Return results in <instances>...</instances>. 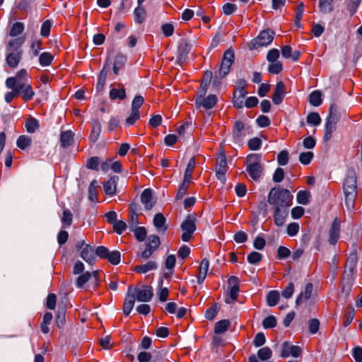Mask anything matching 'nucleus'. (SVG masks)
Wrapping results in <instances>:
<instances>
[{"instance_id":"dca6fc26","label":"nucleus","mask_w":362,"mask_h":362,"mask_svg":"<svg viewBox=\"0 0 362 362\" xmlns=\"http://www.w3.org/2000/svg\"><path fill=\"white\" fill-rule=\"evenodd\" d=\"M287 209L288 208H280L279 206L274 207V221L277 226H282L284 224L288 213Z\"/></svg>"},{"instance_id":"69168bd1","label":"nucleus","mask_w":362,"mask_h":362,"mask_svg":"<svg viewBox=\"0 0 362 362\" xmlns=\"http://www.w3.org/2000/svg\"><path fill=\"white\" fill-rule=\"evenodd\" d=\"M277 161L280 165H285L288 161V153L287 151H281L277 156Z\"/></svg>"},{"instance_id":"6ab92c4d","label":"nucleus","mask_w":362,"mask_h":362,"mask_svg":"<svg viewBox=\"0 0 362 362\" xmlns=\"http://www.w3.org/2000/svg\"><path fill=\"white\" fill-rule=\"evenodd\" d=\"M16 89L19 91V95L22 94V99L25 102L32 100L35 95V92L29 83L22 86L16 87Z\"/></svg>"},{"instance_id":"cd10ccee","label":"nucleus","mask_w":362,"mask_h":362,"mask_svg":"<svg viewBox=\"0 0 362 362\" xmlns=\"http://www.w3.org/2000/svg\"><path fill=\"white\" fill-rule=\"evenodd\" d=\"M313 290V284L311 283L307 284L305 288V292L300 293L298 296L296 300V304L300 305L303 303L305 300L309 299L311 297Z\"/></svg>"},{"instance_id":"37998d69","label":"nucleus","mask_w":362,"mask_h":362,"mask_svg":"<svg viewBox=\"0 0 362 362\" xmlns=\"http://www.w3.org/2000/svg\"><path fill=\"white\" fill-rule=\"evenodd\" d=\"M272 351L270 348L265 346L261 348L257 351V357L262 361H267L271 358Z\"/></svg>"},{"instance_id":"4468645a","label":"nucleus","mask_w":362,"mask_h":362,"mask_svg":"<svg viewBox=\"0 0 362 362\" xmlns=\"http://www.w3.org/2000/svg\"><path fill=\"white\" fill-rule=\"evenodd\" d=\"M340 235V221L335 218L329 231V243L335 245L339 240Z\"/></svg>"},{"instance_id":"f704fd0d","label":"nucleus","mask_w":362,"mask_h":362,"mask_svg":"<svg viewBox=\"0 0 362 362\" xmlns=\"http://www.w3.org/2000/svg\"><path fill=\"white\" fill-rule=\"evenodd\" d=\"M101 132V124L99 121L95 120L92 124V131L90 134V139L95 142L98 139Z\"/></svg>"},{"instance_id":"f03ea898","label":"nucleus","mask_w":362,"mask_h":362,"mask_svg":"<svg viewBox=\"0 0 362 362\" xmlns=\"http://www.w3.org/2000/svg\"><path fill=\"white\" fill-rule=\"evenodd\" d=\"M267 202L274 207L288 208L292 203V195L286 189L273 187L268 194Z\"/></svg>"},{"instance_id":"6e6d98bb","label":"nucleus","mask_w":362,"mask_h":362,"mask_svg":"<svg viewBox=\"0 0 362 362\" xmlns=\"http://www.w3.org/2000/svg\"><path fill=\"white\" fill-rule=\"evenodd\" d=\"M361 0H349L347 4V10L351 16H352L357 11Z\"/></svg>"},{"instance_id":"e433bc0d","label":"nucleus","mask_w":362,"mask_h":362,"mask_svg":"<svg viewBox=\"0 0 362 362\" xmlns=\"http://www.w3.org/2000/svg\"><path fill=\"white\" fill-rule=\"evenodd\" d=\"M334 0H320L319 1V7L320 11L325 13H331L333 8Z\"/></svg>"},{"instance_id":"49530a36","label":"nucleus","mask_w":362,"mask_h":362,"mask_svg":"<svg viewBox=\"0 0 362 362\" xmlns=\"http://www.w3.org/2000/svg\"><path fill=\"white\" fill-rule=\"evenodd\" d=\"M310 194L309 192L305 190H300L297 194V202L303 205H306L309 202Z\"/></svg>"},{"instance_id":"c756f323","label":"nucleus","mask_w":362,"mask_h":362,"mask_svg":"<svg viewBox=\"0 0 362 362\" xmlns=\"http://www.w3.org/2000/svg\"><path fill=\"white\" fill-rule=\"evenodd\" d=\"M24 42V39L22 37H18L15 39H11L9 40L6 51L7 52H16V51H22L21 45Z\"/></svg>"},{"instance_id":"473e14b6","label":"nucleus","mask_w":362,"mask_h":362,"mask_svg":"<svg viewBox=\"0 0 362 362\" xmlns=\"http://www.w3.org/2000/svg\"><path fill=\"white\" fill-rule=\"evenodd\" d=\"M165 223V218L164 216L160 213L156 214L153 218V224L158 231H165L167 229Z\"/></svg>"},{"instance_id":"c9c22d12","label":"nucleus","mask_w":362,"mask_h":362,"mask_svg":"<svg viewBox=\"0 0 362 362\" xmlns=\"http://www.w3.org/2000/svg\"><path fill=\"white\" fill-rule=\"evenodd\" d=\"M53 60L54 55L48 52H44L39 56V63L42 66L50 65Z\"/></svg>"},{"instance_id":"58836bf2","label":"nucleus","mask_w":362,"mask_h":362,"mask_svg":"<svg viewBox=\"0 0 362 362\" xmlns=\"http://www.w3.org/2000/svg\"><path fill=\"white\" fill-rule=\"evenodd\" d=\"M279 300V293L277 291H271L267 295V302L269 306H275Z\"/></svg>"},{"instance_id":"72a5a7b5","label":"nucleus","mask_w":362,"mask_h":362,"mask_svg":"<svg viewBox=\"0 0 362 362\" xmlns=\"http://www.w3.org/2000/svg\"><path fill=\"white\" fill-rule=\"evenodd\" d=\"M230 322L228 320H222L217 322L215 325L214 332L220 334L226 332L230 327Z\"/></svg>"},{"instance_id":"1a4fd4ad","label":"nucleus","mask_w":362,"mask_h":362,"mask_svg":"<svg viewBox=\"0 0 362 362\" xmlns=\"http://www.w3.org/2000/svg\"><path fill=\"white\" fill-rule=\"evenodd\" d=\"M28 81V74L25 69L18 71L15 76L9 77L6 81L7 88H15L25 85Z\"/></svg>"},{"instance_id":"4d7b16f0","label":"nucleus","mask_w":362,"mask_h":362,"mask_svg":"<svg viewBox=\"0 0 362 362\" xmlns=\"http://www.w3.org/2000/svg\"><path fill=\"white\" fill-rule=\"evenodd\" d=\"M52 25V24L51 21H49V20L45 21L41 26L40 35L42 37H48L50 33V30H51Z\"/></svg>"},{"instance_id":"5701e85b","label":"nucleus","mask_w":362,"mask_h":362,"mask_svg":"<svg viewBox=\"0 0 362 362\" xmlns=\"http://www.w3.org/2000/svg\"><path fill=\"white\" fill-rule=\"evenodd\" d=\"M209 262L206 258L203 259L199 267V274L197 276V281L202 284L205 279L209 269Z\"/></svg>"},{"instance_id":"680f3d73","label":"nucleus","mask_w":362,"mask_h":362,"mask_svg":"<svg viewBox=\"0 0 362 362\" xmlns=\"http://www.w3.org/2000/svg\"><path fill=\"white\" fill-rule=\"evenodd\" d=\"M100 163V159L97 156L91 157L89 158L86 163V167L90 170H98V165Z\"/></svg>"},{"instance_id":"864d4df0","label":"nucleus","mask_w":362,"mask_h":362,"mask_svg":"<svg viewBox=\"0 0 362 362\" xmlns=\"http://www.w3.org/2000/svg\"><path fill=\"white\" fill-rule=\"evenodd\" d=\"M339 118V115L338 112L337 106L335 104H332L329 107V115L327 119L338 122Z\"/></svg>"},{"instance_id":"0e129e2a","label":"nucleus","mask_w":362,"mask_h":362,"mask_svg":"<svg viewBox=\"0 0 362 362\" xmlns=\"http://www.w3.org/2000/svg\"><path fill=\"white\" fill-rule=\"evenodd\" d=\"M134 232L136 238L140 242L144 240L146 237V230L144 227H136Z\"/></svg>"},{"instance_id":"09e8293b","label":"nucleus","mask_w":362,"mask_h":362,"mask_svg":"<svg viewBox=\"0 0 362 362\" xmlns=\"http://www.w3.org/2000/svg\"><path fill=\"white\" fill-rule=\"evenodd\" d=\"M307 122L310 124L317 126L321 122V118L317 112L309 113L307 116Z\"/></svg>"},{"instance_id":"5fc2aeb1","label":"nucleus","mask_w":362,"mask_h":362,"mask_svg":"<svg viewBox=\"0 0 362 362\" xmlns=\"http://www.w3.org/2000/svg\"><path fill=\"white\" fill-rule=\"evenodd\" d=\"M313 153L310 151L303 152L300 154L299 160L303 165H308L313 158Z\"/></svg>"},{"instance_id":"c03bdc74","label":"nucleus","mask_w":362,"mask_h":362,"mask_svg":"<svg viewBox=\"0 0 362 362\" xmlns=\"http://www.w3.org/2000/svg\"><path fill=\"white\" fill-rule=\"evenodd\" d=\"M40 127L38 121L33 118L30 117L29 118L27 122H25V128L26 131L28 133H33L35 132L36 129H37Z\"/></svg>"},{"instance_id":"a18cd8bd","label":"nucleus","mask_w":362,"mask_h":362,"mask_svg":"<svg viewBox=\"0 0 362 362\" xmlns=\"http://www.w3.org/2000/svg\"><path fill=\"white\" fill-rule=\"evenodd\" d=\"M24 30V25L23 23L16 22L13 24L10 32L9 35L11 37H16L20 34H21Z\"/></svg>"},{"instance_id":"a878e982","label":"nucleus","mask_w":362,"mask_h":362,"mask_svg":"<svg viewBox=\"0 0 362 362\" xmlns=\"http://www.w3.org/2000/svg\"><path fill=\"white\" fill-rule=\"evenodd\" d=\"M141 202L144 204L146 209H152L153 204L152 202V191L150 189H146L141 195Z\"/></svg>"},{"instance_id":"bf43d9fd","label":"nucleus","mask_w":362,"mask_h":362,"mask_svg":"<svg viewBox=\"0 0 362 362\" xmlns=\"http://www.w3.org/2000/svg\"><path fill=\"white\" fill-rule=\"evenodd\" d=\"M114 231L118 234H122L127 228V223L122 221H116L113 224Z\"/></svg>"},{"instance_id":"3c124183","label":"nucleus","mask_w":362,"mask_h":362,"mask_svg":"<svg viewBox=\"0 0 362 362\" xmlns=\"http://www.w3.org/2000/svg\"><path fill=\"white\" fill-rule=\"evenodd\" d=\"M276 319L273 315L267 317L262 322V326L264 329H270L276 326Z\"/></svg>"},{"instance_id":"f8f14e48","label":"nucleus","mask_w":362,"mask_h":362,"mask_svg":"<svg viewBox=\"0 0 362 362\" xmlns=\"http://www.w3.org/2000/svg\"><path fill=\"white\" fill-rule=\"evenodd\" d=\"M217 103L216 95H209L206 98L202 95H197L195 100V105L197 108L203 107L205 110L213 108Z\"/></svg>"},{"instance_id":"f257e3e1","label":"nucleus","mask_w":362,"mask_h":362,"mask_svg":"<svg viewBox=\"0 0 362 362\" xmlns=\"http://www.w3.org/2000/svg\"><path fill=\"white\" fill-rule=\"evenodd\" d=\"M343 189L345 197V204L347 210L351 211L355 207L357 196L356 175L353 170L349 171L344 181Z\"/></svg>"},{"instance_id":"a19ab883","label":"nucleus","mask_w":362,"mask_h":362,"mask_svg":"<svg viewBox=\"0 0 362 362\" xmlns=\"http://www.w3.org/2000/svg\"><path fill=\"white\" fill-rule=\"evenodd\" d=\"M31 143L32 139L30 137L25 135H21L17 139L16 145L19 148L24 150L27 147L30 146Z\"/></svg>"},{"instance_id":"c85d7f7f","label":"nucleus","mask_w":362,"mask_h":362,"mask_svg":"<svg viewBox=\"0 0 362 362\" xmlns=\"http://www.w3.org/2000/svg\"><path fill=\"white\" fill-rule=\"evenodd\" d=\"M157 269V264L154 261H148L144 264L137 265L134 267V271L141 274H146L149 271Z\"/></svg>"},{"instance_id":"2eb2a0df","label":"nucleus","mask_w":362,"mask_h":362,"mask_svg":"<svg viewBox=\"0 0 362 362\" xmlns=\"http://www.w3.org/2000/svg\"><path fill=\"white\" fill-rule=\"evenodd\" d=\"M286 95V86L282 81H279L275 87L272 101L276 105H279L284 100Z\"/></svg>"},{"instance_id":"774afa93","label":"nucleus","mask_w":362,"mask_h":362,"mask_svg":"<svg viewBox=\"0 0 362 362\" xmlns=\"http://www.w3.org/2000/svg\"><path fill=\"white\" fill-rule=\"evenodd\" d=\"M352 356L354 357L356 362L362 361V348L360 346H356L352 349Z\"/></svg>"},{"instance_id":"4c0bfd02","label":"nucleus","mask_w":362,"mask_h":362,"mask_svg":"<svg viewBox=\"0 0 362 362\" xmlns=\"http://www.w3.org/2000/svg\"><path fill=\"white\" fill-rule=\"evenodd\" d=\"M354 317V309L351 305L346 308L344 314V325L347 327L351 324Z\"/></svg>"},{"instance_id":"f3484780","label":"nucleus","mask_w":362,"mask_h":362,"mask_svg":"<svg viewBox=\"0 0 362 362\" xmlns=\"http://www.w3.org/2000/svg\"><path fill=\"white\" fill-rule=\"evenodd\" d=\"M118 180L119 177L114 175L105 182L103 189L106 194L110 196L115 194Z\"/></svg>"},{"instance_id":"412c9836","label":"nucleus","mask_w":362,"mask_h":362,"mask_svg":"<svg viewBox=\"0 0 362 362\" xmlns=\"http://www.w3.org/2000/svg\"><path fill=\"white\" fill-rule=\"evenodd\" d=\"M135 299L134 294H132V293L128 290L123 305V312L125 315H129L130 314L134 308Z\"/></svg>"},{"instance_id":"4be33fe9","label":"nucleus","mask_w":362,"mask_h":362,"mask_svg":"<svg viewBox=\"0 0 362 362\" xmlns=\"http://www.w3.org/2000/svg\"><path fill=\"white\" fill-rule=\"evenodd\" d=\"M247 94L246 90L236 89L233 93V105L237 108H242L243 107V99Z\"/></svg>"},{"instance_id":"a211bd4d","label":"nucleus","mask_w":362,"mask_h":362,"mask_svg":"<svg viewBox=\"0 0 362 362\" xmlns=\"http://www.w3.org/2000/svg\"><path fill=\"white\" fill-rule=\"evenodd\" d=\"M81 257L89 264L95 263V252L93 247L90 245H86L81 251Z\"/></svg>"},{"instance_id":"b1692460","label":"nucleus","mask_w":362,"mask_h":362,"mask_svg":"<svg viewBox=\"0 0 362 362\" xmlns=\"http://www.w3.org/2000/svg\"><path fill=\"white\" fill-rule=\"evenodd\" d=\"M337 123V121H334V120L326 119L325 135H324L325 141H327L332 138V133L336 129Z\"/></svg>"},{"instance_id":"39448f33","label":"nucleus","mask_w":362,"mask_h":362,"mask_svg":"<svg viewBox=\"0 0 362 362\" xmlns=\"http://www.w3.org/2000/svg\"><path fill=\"white\" fill-rule=\"evenodd\" d=\"M128 290L141 302H148L153 296L152 287L146 285H142L140 288L129 286Z\"/></svg>"},{"instance_id":"ddd939ff","label":"nucleus","mask_w":362,"mask_h":362,"mask_svg":"<svg viewBox=\"0 0 362 362\" xmlns=\"http://www.w3.org/2000/svg\"><path fill=\"white\" fill-rule=\"evenodd\" d=\"M192 48V45L186 39H182L178 44L177 47V59L180 63L184 62Z\"/></svg>"},{"instance_id":"13d9d810","label":"nucleus","mask_w":362,"mask_h":362,"mask_svg":"<svg viewBox=\"0 0 362 362\" xmlns=\"http://www.w3.org/2000/svg\"><path fill=\"white\" fill-rule=\"evenodd\" d=\"M140 117V111L132 109L130 115L126 119V123L128 125H133Z\"/></svg>"},{"instance_id":"393cba45","label":"nucleus","mask_w":362,"mask_h":362,"mask_svg":"<svg viewBox=\"0 0 362 362\" xmlns=\"http://www.w3.org/2000/svg\"><path fill=\"white\" fill-rule=\"evenodd\" d=\"M74 134L70 130L63 131L60 134V144L63 148L69 146L74 140Z\"/></svg>"},{"instance_id":"20e7f679","label":"nucleus","mask_w":362,"mask_h":362,"mask_svg":"<svg viewBox=\"0 0 362 362\" xmlns=\"http://www.w3.org/2000/svg\"><path fill=\"white\" fill-rule=\"evenodd\" d=\"M197 216L195 214H189L185 220L182 223L180 227L182 230V240L184 242H188L192 238L193 233L195 231Z\"/></svg>"},{"instance_id":"bb28decb","label":"nucleus","mask_w":362,"mask_h":362,"mask_svg":"<svg viewBox=\"0 0 362 362\" xmlns=\"http://www.w3.org/2000/svg\"><path fill=\"white\" fill-rule=\"evenodd\" d=\"M117 86L119 88V89L112 88L110 91V98L112 100L116 99L122 100L126 98V90L123 86L121 83H119Z\"/></svg>"},{"instance_id":"8fccbe9b","label":"nucleus","mask_w":362,"mask_h":362,"mask_svg":"<svg viewBox=\"0 0 362 362\" xmlns=\"http://www.w3.org/2000/svg\"><path fill=\"white\" fill-rule=\"evenodd\" d=\"M106 259L111 264L117 265L120 262V252L117 250L110 252Z\"/></svg>"},{"instance_id":"9b49d317","label":"nucleus","mask_w":362,"mask_h":362,"mask_svg":"<svg viewBox=\"0 0 362 362\" xmlns=\"http://www.w3.org/2000/svg\"><path fill=\"white\" fill-rule=\"evenodd\" d=\"M146 248L139 255L143 259H148L160 245V238L155 235H149L148 238Z\"/></svg>"},{"instance_id":"7ed1b4c3","label":"nucleus","mask_w":362,"mask_h":362,"mask_svg":"<svg viewBox=\"0 0 362 362\" xmlns=\"http://www.w3.org/2000/svg\"><path fill=\"white\" fill-rule=\"evenodd\" d=\"M260 156L258 154H250L247 157L246 170L250 177L257 181L262 175L263 167L260 163Z\"/></svg>"},{"instance_id":"338daca9","label":"nucleus","mask_w":362,"mask_h":362,"mask_svg":"<svg viewBox=\"0 0 362 362\" xmlns=\"http://www.w3.org/2000/svg\"><path fill=\"white\" fill-rule=\"evenodd\" d=\"M291 255L289 249L284 246H280L277 250V258L279 259H283L287 258Z\"/></svg>"},{"instance_id":"052dcab7","label":"nucleus","mask_w":362,"mask_h":362,"mask_svg":"<svg viewBox=\"0 0 362 362\" xmlns=\"http://www.w3.org/2000/svg\"><path fill=\"white\" fill-rule=\"evenodd\" d=\"M248 148L252 151H256L260 148L262 140L259 138L255 137L249 140Z\"/></svg>"},{"instance_id":"ea45409f","label":"nucleus","mask_w":362,"mask_h":362,"mask_svg":"<svg viewBox=\"0 0 362 362\" xmlns=\"http://www.w3.org/2000/svg\"><path fill=\"white\" fill-rule=\"evenodd\" d=\"M322 94L319 90L313 91L309 95L310 103L315 107H317L322 103Z\"/></svg>"},{"instance_id":"9d476101","label":"nucleus","mask_w":362,"mask_h":362,"mask_svg":"<svg viewBox=\"0 0 362 362\" xmlns=\"http://www.w3.org/2000/svg\"><path fill=\"white\" fill-rule=\"evenodd\" d=\"M227 171L226 158L223 151H221L216 158V175L217 178L222 182H225V175Z\"/></svg>"},{"instance_id":"aec40b11","label":"nucleus","mask_w":362,"mask_h":362,"mask_svg":"<svg viewBox=\"0 0 362 362\" xmlns=\"http://www.w3.org/2000/svg\"><path fill=\"white\" fill-rule=\"evenodd\" d=\"M6 63L11 68H16L22 57V51L7 52Z\"/></svg>"},{"instance_id":"e2e57ef3","label":"nucleus","mask_w":362,"mask_h":362,"mask_svg":"<svg viewBox=\"0 0 362 362\" xmlns=\"http://www.w3.org/2000/svg\"><path fill=\"white\" fill-rule=\"evenodd\" d=\"M268 71L273 74H278L282 71V64L280 62H275L269 65Z\"/></svg>"},{"instance_id":"de8ad7c7","label":"nucleus","mask_w":362,"mask_h":362,"mask_svg":"<svg viewBox=\"0 0 362 362\" xmlns=\"http://www.w3.org/2000/svg\"><path fill=\"white\" fill-rule=\"evenodd\" d=\"M91 274L86 272L81 274L76 280V284L78 288H83V286L90 280Z\"/></svg>"},{"instance_id":"423d86ee","label":"nucleus","mask_w":362,"mask_h":362,"mask_svg":"<svg viewBox=\"0 0 362 362\" xmlns=\"http://www.w3.org/2000/svg\"><path fill=\"white\" fill-rule=\"evenodd\" d=\"M274 35V32L270 29L264 30L252 41V48L257 49L259 47L269 45L273 41Z\"/></svg>"},{"instance_id":"6e6552de","label":"nucleus","mask_w":362,"mask_h":362,"mask_svg":"<svg viewBox=\"0 0 362 362\" xmlns=\"http://www.w3.org/2000/svg\"><path fill=\"white\" fill-rule=\"evenodd\" d=\"M228 291L227 293V296L225 299V302L227 304L233 303L239 293L240 288H239V279L238 277L235 276H230L228 280Z\"/></svg>"},{"instance_id":"603ef678","label":"nucleus","mask_w":362,"mask_h":362,"mask_svg":"<svg viewBox=\"0 0 362 362\" xmlns=\"http://www.w3.org/2000/svg\"><path fill=\"white\" fill-rule=\"evenodd\" d=\"M247 261L252 264H258L262 259V255L258 252H252L247 255Z\"/></svg>"},{"instance_id":"2f4dec72","label":"nucleus","mask_w":362,"mask_h":362,"mask_svg":"<svg viewBox=\"0 0 362 362\" xmlns=\"http://www.w3.org/2000/svg\"><path fill=\"white\" fill-rule=\"evenodd\" d=\"M127 62V57L124 54H117L113 66V72L115 74L117 75L119 73V70L122 69L125 63Z\"/></svg>"},{"instance_id":"0eeeda50","label":"nucleus","mask_w":362,"mask_h":362,"mask_svg":"<svg viewBox=\"0 0 362 362\" xmlns=\"http://www.w3.org/2000/svg\"><path fill=\"white\" fill-rule=\"evenodd\" d=\"M234 59L235 56L232 50L227 49L223 53L222 62L218 71L220 78H224L228 74L230 67L234 62Z\"/></svg>"},{"instance_id":"79ce46f5","label":"nucleus","mask_w":362,"mask_h":362,"mask_svg":"<svg viewBox=\"0 0 362 362\" xmlns=\"http://www.w3.org/2000/svg\"><path fill=\"white\" fill-rule=\"evenodd\" d=\"M73 221V214L69 209L63 211V216L62 217V223L64 228L69 227L71 226Z\"/></svg>"},{"instance_id":"7c9ffc66","label":"nucleus","mask_w":362,"mask_h":362,"mask_svg":"<svg viewBox=\"0 0 362 362\" xmlns=\"http://www.w3.org/2000/svg\"><path fill=\"white\" fill-rule=\"evenodd\" d=\"M134 21L137 23L141 24L145 21L146 18V11L141 5H138V6L134 9Z\"/></svg>"}]
</instances>
